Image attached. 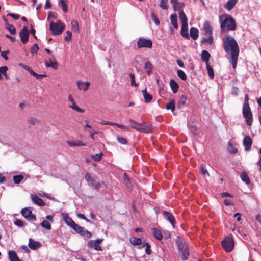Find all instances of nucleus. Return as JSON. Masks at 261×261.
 I'll list each match as a JSON object with an SVG mask.
<instances>
[{
    "instance_id": "nucleus-1",
    "label": "nucleus",
    "mask_w": 261,
    "mask_h": 261,
    "mask_svg": "<svg viewBox=\"0 0 261 261\" xmlns=\"http://www.w3.org/2000/svg\"><path fill=\"white\" fill-rule=\"evenodd\" d=\"M223 48L225 51L230 56L239 55L240 49L235 39L228 34L224 36L222 39Z\"/></svg>"
},
{
    "instance_id": "nucleus-2",
    "label": "nucleus",
    "mask_w": 261,
    "mask_h": 261,
    "mask_svg": "<svg viewBox=\"0 0 261 261\" xmlns=\"http://www.w3.org/2000/svg\"><path fill=\"white\" fill-rule=\"evenodd\" d=\"M219 22L222 32L228 31H234L236 29V23L234 19L230 15L224 14L219 16Z\"/></svg>"
},
{
    "instance_id": "nucleus-3",
    "label": "nucleus",
    "mask_w": 261,
    "mask_h": 261,
    "mask_svg": "<svg viewBox=\"0 0 261 261\" xmlns=\"http://www.w3.org/2000/svg\"><path fill=\"white\" fill-rule=\"evenodd\" d=\"M243 115L246 119L247 125L250 126L252 124L253 117L248 102L247 96H246L245 102L243 107Z\"/></svg>"
},
{
    "instance_id": "nucleus-4",
    "label": "nucleus",
    "mask_w": 261,
    "mask_h": 261,
    "mask_svg": "<svg viewBox=\"0 0 261 261\" xmlns=\"http://www.w3.org/2000/svg\"><path fill=\"white\" fill-rule=\"evenodd\" d=\"M65 28V25L60 20L54 22L51 21L50 23V33L54 36L59 35L63 32Z\"/></svg>"
},
{
    "instance_id": "nucleus-5",
    "label": "nucleus",
    "mask_w": 261,
    "mask_h": 261,
    "mask_svg": "<svg viewBox=\"0 0 261 261\" xmlns=\"http://www.w3.org/2000/svg\"><path fill=\"white\" fill-rule=\"evenodd\" d=\"M234 241L231 236L225 237L222 242V246L227 252H231L234 247Z\"/></svg>"
},
{
    "instance_id": "nucleus-6",
    "label": "nucleus",
    "mask_w": 261,
    "mask_h": 261,
    "mask_svg": "<svg viewBox=\"0 0 261 261\" xmlns=\"http://www.w3.org/2000/svg\"><path fill=\"white\" fill-rule=\"evenodd\" d=\"M178 249L182 253V257L184 260H187L189 256V252L186 243L182 240H177Z\"/></svg>"
},
{
    "instance_id": "nucleus-7",
    "label": "nucleus",
    "mask_w": 261,
    "mask_h": 261,
    "mask_svg": "<svg viewBox=\"0 0 261 261\" xmlns=\"http://www.w3.org/2000/svg\"><path fill=\"white\" fill-rule=\"evenodd\" d=\"M76 233H79L85 238L89 239L92 237V233L86 230L84 227L79 226L75 224V225L72 228Z\"/></svg>"
},
{
    "instance_id": "nucleus-8",
    "label": "nucleus",
    "mask_w": 261,
    "mask_h": 261,
    "mask_svg": "<svg viewBox=\"0 0 261 261\" xmlns=\"http://www.w3.org/2000/svg\"><path fill=\"white\" fill-rule=\"evenodd\" d=\"M21 215L28 220V221H36V216L32 214L31 207H25L23 208L21 212Z\"/></svg>"
},
{
    "instance_id": "nucleus-9",
    "label": "nucleus",
    "mask_w": 261,
    "mask_h": 261,
    "mask_svg": "<svg viewBox=\"0 0 261 261\" xmlns=\"http://www.w3.org/2000/svg\"><path fill=\"white\" fill-rule=\"evenodd\" d=\"M129 122L132 128H134L138 131L143 132L144 133L149 132V128H146L144 127L143 124L139 123L132 119L129 120Z\"/></svg>"
},
{
    "instance_id": "nucleus-10",
    "label": "nucleus",
    "mask_w": 261,
    "mask_h": 261,
    "mask_svg": "<svg viewBox=\"0 0 261 261\" xmlns=\"http://www.w3.org/2000/svg\"><path fill=\"white\" fill-rule=\"evenodd\" d=\"M152 42L150 39H147L144 38H140L137 41L138 48L143 47L151 48Z\"/></svg>"
},
{
    "instance_id": "nucleus-11",
    "label": "nucleus",
    "mask_w": 261,
    "mask_h": 261,
    "mask_svg": "<svg viewBox=\"0 0 261 261\" xmlns=\"http://www.w3.org/2000/svg\"><path fill=\"white\" fill-rule=\"evenodd\" d=\"M103 239H97L96 240H90L88 242V246L90 248H93L97 251L102 250L100 244L103 241Z\"/></svg>"
},
{
    "instance_id": "nucleus-12",
    "label": "nucleus",
    "mask_w": 261,
    "mask_h": 261,
    "mask_svg": "<svg viewBox=\"0 0 261 261\" xmlns=\"http://www.w3.org/2000/svg\"><path fill=\"white\" fill-rule=\"evenodd\" d=\"M19 35L21 38V41L23 44H26L28 41L29 36L28 28L24 26L19 33Z\"/></svg>"
},
{
    "instance_id": "nucleus-13",
    "label": "nucleus",
    "mask_w": 261,
    "mask_h": 261,
    "mask_svg": "<svg viewBox=\"0 0 261 261\" xmlns=\"http://www.w3.org/2000/svg\"><path fill=\"white\" fill-rule=\"evenodd\" d=\"M162 214L165 219L168 221L172 225L173 227H175V220L174 217L169 212L163 211Z\"/></svg>"
},
{
    "instance_id": "nucleus-14",
    "label": "nucleus",
    "mask_w": 261,
    "mask_h": 261,
    "mask_svg": "<svg viewBox=\"0 0 261 261\" xmlns=\"http://www.w3.org/2000/svg\"><path fill=\"white\" fill-rule=\"evenodd\" d=\"M252 144V140L251 137L249 136H245L243 139V145L245 147V150L246 151L250 150Z\"/></svg>"
},
{
    "instance_id": "nucleus-15",
    "label": "nucleus",
    "mask_w": 261,
    "mask_h": 261,
    "mask_svg": "<svg viewBox=\"0 0 261 261\" xmlns=\"http://www.w3.org/2000/svg\"><path fill=\"white\" fill-rule=\"evenodd\" d=\"M151 232L154 237L158 240L160 241L163 238V230L156 228H152Z\"/></svg>"
},
{
    "instance_id": "nucleus-16",
    "label": "nucleus",
    "mask_w": 261,
    "mask_h": 261,
    "mask_svg": "<svg viewBox=\"0 0 261 261\" xmlns=\"http://www.w3.org/2000/svg\"><path fill=\"white\" fill-rule=\"evenodd\" d=\"M28 246L31 249L36 250L41 247V244L39 242L30 238L29 240Z\"/></svg>"
},
{
    "instance_id": "nucleus-17",
    "label": "nucleus",
    "mask_w": 261,
    "mask_h": 261,
    "mask_svg": "<svg viewBox=\"0 0 261 261\" xmlns=\"http://www.w3.org/2000/svg\"><path fill=\"white\" fill-rule=\"evenodd\" d=\"M170 3L172 4L174 11H181V9L185 6V4L182 2H179L178 0H170Z\"/></svg>"
},
{
    "instance_id": "nucleus-18",
    "label": "nucleus",
    "mask_w": 261,
    "mask_h": 261,
    "mask_svg": "<svg viewBox=\"0 0 261 261\" xmlns=\"http://www.w3.org/2000/svg\"><path fill=\"white\" fill-rule=\"evenodd\" d=\"M31 199L34 203H35L36 204H37L39 206H44L45 205V203L43 200V199H42L41 198L39 197L36 195L32 194L31 195Z\"/></svg>"
},
{
    "instance_id": "nucleus-19",
    "label": "nucleus",
    "mask_w": 261,
    "mask_h": 261,
    "mask_svg": "<svg viewBox=\"0 0 261 261\" xmlns=\"http://www.w3.org/2000/svg\"><path fill=\"white\" fill-rule=\"evenodd\" d=\"M181 35L187 39L190 38V36L188 33V24H182L180 31Z\"/></svg>"
},
{
    "instance_id": "nucleus-20",
    "label": "nucleus",
    "mask_w": 261,
    "mask_h": 261,
    "mask_svg": "<svg viewBox=\"0 0 261 261\" xmlns=\"http://www.w3.org/2000/svg\"><path fill=\"white\" fill-rule=\"evenodd\" d=\"M190 37L194 40H196L199 36V30L195 27H192L190 29Z\"/></svg>"
},
{
    "instance_id": "nucleus-21",
    "label": "nucleus",
    "mask_w": 261,
    "mask_h": 261,
    "mask_svg": "<svg viewBox=\"0 0 261 261\" xmlns=\"http://www.w3.org/2000/svg\"><path fill=\"white\" fill-rule=\"evenodd\" d=\"M238 0H228L224 5V8L228 11L231 10L236 5Z\"/></svg>"
},
{
    "instance_id": "nucleus-22",
    "label": "nucleus",
    "mask_w": 261,
    "mask_h": 261,
    "mask_svg": "<svg viewBox=\"0 0 261 261\" xmlns=\"http://www.w3.org/2000/svg\"><path fill=\"white\" fill-rule=\"evenodd\" d=\"M78 88L80 90L86 91L89 88L90 83L88 82H83L77 81V82Z\"/></svg>"
},
{
    "instance_id": "nucleus-23",
    "label": "nucleus",
    "mask_w": 261,
    "mask_h": 261,
    "mask_svg": "<svg viewBox=\"0 0 261 261\" xmlns=\"http://www.w3.org/2000/svg\"><path fill=\"white\" fill-rule=\"evenodd\" d=\"M170 86L173 93H176L178 91L179 86L177 82L173 79L170 81Z\"/></svg>"
},
{
    "instance_id": "nucleus-24",
    "label": "nucleus",
    "mask_w": 261,
    "mask_h": 261,
    "mask_svg": "<svg viewBox=\"0 0 261 261\" xmlns=\"http://www.w3.org/2000/svg\"><path fill=\"white\" fill-rule=\"evenodd\" d=\"M53 59L54 62H48L47 61H45V66L47 67H51L54 69H57L58 68V63L56 61L54 56H53Z\"/></svg>"
},
{
    "instance_id": "nucleus-25",
    "label": "nucleus",
    "mask_w": 261,
    "mask_h": 261,
    "mask_svg": "<svg viewBox=\"0 0 261 261\" xmlns=\"http://www.w3.org/2000/svg\"><path fill=\"white\" fill-rule=\"evenodd\" d=\"M211 57L210 54L206 50H203L201 53V59L206 64H209V59Z\"/></svg>"
},
{
    "instance_id": "nucleus-26",
    "label": "nucleus",
    "mask_w": 261,
    "mask_h": 261,
    "mask_svg": "<svg viewBox=\"0 0 261 261\" xmlns=\"http://www.w3.org/2000/svg\"><path fill=\"white\" fill-rule=\"evenodd\" d=\"M9 258L10 261H21L18 258L16 252L13 250L9 251L8 252Z\"/></svg>"
},
{
    "instance_id": "nucleus-27",
    "label": "nucleus",
    "mask_w": 261,
    "mask_h": 261,
    "mask_svg": "<svg viewBox=\"0 0 261 261\" xmlns=\"http://www.w3.org/2000/svg\"><path fill=\"white\" fill-rule=\"evenodd\" d=\"M143 97L145 99V102L146 103L149 102L152 99V96L148 93L146 89L142 91Z\"/></svg>"
},
{
    "instance_id": "nucleus-28",
    "label": "nucleus",
    "mask_w": 261,
    "mask_h": 261,
    "mask_svg": "<svg viewBox=\"0 0 261 261\" xmlns=\"http://www.w3.org/2000/svg\"><path fill=\"white\" fill-rule=\"evenodd\" d=\"M66 3V0H59L58 2V6L62 8L64 13L68 12V7Z\"/></svg>"
},
{
    "instance_id": "nucleus-29",
    "label": "nucleus",
    "mask_w": 261,
    "mask_h": 261,
    "mask_svg": "<svg viewBox=\"0 0 261 261\" xmlns=\"http://www.w3.org/2000/svg\"><path fill=\"white\" fill-rule=\"evenodd\" d=\"M203 27L205 31L206 35H212V28L208 21H205L204 23Z\"/></svg>"
},
{
    "instance_id": "nucleus-30",
    "label": "nucleus",
    "mask_w": 261,
    "mask_h": 261,
    "mask_svg": "<svg viewBox=\"0 0 261 261\" xmlns=\"http://www.w3.org/2000/svg\"><path fill=\"white\" fill-rule=\"evenodd\" d=\"M67 143L70 147L86 146V144L81 141H68Z\"/></svg>"
},
{
    "instance_id": "nucleus-31",
    "label": "nucleus",
    "mask_w": 261,
    "mask_h": 261,
    "mask_svg": "<svg viewBox=\"0 0 261 261\" xmlns=\"http://www.w3.org/2000/svg\"><path fill=\"white\" fill-rule=\"evenodd\" d=\"M64 220L65 221V223L67 224V225H68L71 228H72V227H73L75 225V224H76L73 221V220L71 219V218H70L68 216H64Z\"/></svg>"
},
{
    "instance_id": "nucleus-32",
    "label": "nucleus",
    "mask_w": 261,
    "mask_h": 261,
    "mask_svg": "<svg viewBox=\"0 0 261 261\" xmlns=\"http://www.w3.org/2000/svg\"><path fill=\"white\" fill-rule=\"evenodd\" d=\"M179 17L182 24H188V19L183 10L179 12Z\"/></svg>"
},
{
    "instance_id": "nucleus-33",
    "label": "nucleus",
    "mask_w": 261,
    "mask_h": 261,
    "mask_svg": "<svg viewBox=\"0 0 261 261\" xmlns=\"http://www.w3.org/2000/svg\"><path fill=\"white\" fill-rule=\"evenodd\" d=\"M170 18L172 25L174 28L177 29L178 28V24L176 14H171Z\"/></svg>"
},
{
    "instance_id": "nucleus-34",
    "label": "nucleus",
    "mask_w": 261,
    "mask_h": 261,
    "mask_svg": "<svg viewBox=\"0 0 261 261\" xmlns=\"http://www.w3.org/2000/svg\"><path fill=\"white\" fill-rule=\"evenodd\" d=\"M85 179L88 182V185L92 187L94 186V185L95 184V180L91 176L90 174L89 173H87L85 176Z\"/></svg>"
},
{
    "instance_id": "nucleus-35",
    "label": "nucleus",
    "mask_w": 261,
    "mask_h": 261,
    "mask_svg": "<svg viewBox=\"0 0 261 261\" xmlns=\"http://www.w3.org/2000/svg\"><path fill=\"white\" fill-rule=\"evenodd\" d=\"M240 177L242 180L245 182L247 185H249L250 183V179L246 172H242L240 174Z\"/></svg>"
},
{
    "instance_id": "nucleus-36",
    "label": "nucleus",
    "mask_w": 261,
    "mask_h": 261,
    "mask_svg": "<svg viewBox=\"0 0 261 261\" xmlns=\"http://www.w3.org/2000/svg\"><path fill=\"white\" fill-rule=\"evenodd\" d=\"M175 102L174 100H171L169 102L166 104V109L167 110H171L172 112H174L175 109Z\"/></svg>"
},
{
    "instance_id": "nucleus-37",
    "label": "nucleus",
    "mask_w": 261,
    "mask_h": 261,
    "mask_svg": "<svg viewBox=\"0 0 261 261\" xmlns=\"http://www.w3.org/2000/svg\"><path fill=\"white\" fill-rule=\"evenodd\" d=\"M145 69L146 70V73L148 75H150L152 72V65L151 63L149 61L146 62L145 63Z\"/></svg>"
},
{
    "instance_id": "nucleus-38",
    "label": "nucleus",
    "mask_w": 261,
    "mask_h": 261,
    "mask_svg": "<svg viewBox=\"0 0 261 261\" xmlns=\"http://www.w3.org/2000/svg\"><path fill=\"white\" fill-rule=\"evenodd\" d=\"M239 55H236L233 56H230V61L231 63L232 67L233 69H235L237 64L238 59Z\"/></svg>"
},
{
    "instance_id": "nucleus-39",
    "label": "nucleus",
    "mask_w": 261,
    "mask_h": 261,
    "mask_svg": "<svg viewBox=\"0 0 261 261\" xmlns=\"http://www.w3.org/2000/svg\"><path fill=\"white\" fill-rule=\"evenodd\" d=\"M5 28L8 30L10 33L12 35H14L16 33V30L14 25L10 24H6Z\"/></svg>"
},
{
    "instance_id": "nucleus-40",
    "label": "nucleus",
    "mask_w": 261,
    "mask_h": 261,
    "mask_svg": "<svg viewBox=\"0 0 261 261\" xmlns=\"http://www.w3.org/2000/svg\"><path fill=\"white\" fill-rule=\"evenodd\" d=\"M187 100V97L185 95H181L180 97L179 100L178 101V108H181L183 106H184L186 101Z\"/></svg>"
},
{
    "instance_id": "nucleus-41",
    "label": "nucleus",
    "mask_w": 261,
    "mask_h": 261,
    "mask_svg": "<svg viewBox=\"0 0 261 261\" xmlns=\"http://www.w3.org/2000/svg\"><path fill=\"white\" fill-rule=\"evenodd\" d=\"M130 243L134 245H139L142 244V240L140 238L132 237L130 239Z\"/></svg>"
},
{
    "instance_id": "nucleus-42",
    "label": "nucleus",
    "mask_w": 261,
    "mask_h": 261,
    "mask_svg": "<svg viewBox=\"0 0 261 261\" xmlns=\"http://www.w3.org/2000/svg\"><path fill=\"white\" fill-rule=\"evenodd\" d=\"M206 68L207 71L208 75L210 79H213L214 77V72L213 69L212 67L209 64H206Z\"/></svg>"
},
{
    "instance_id": "nucleus-43",
    "label": "nucleus",
    "mask_w": 261,
    "mask_h": 261,
    "mask_svg": "<svg viewBox=\"0 0 261 261\" xmlns=\"http://www.w3.org/2000/svg\"><path fill=\"white\" fill-rule=\"evenodd\" d=\"M168 0H160V4L159 6L164 10H167L168 9Z\"/></svg>"
},
{
    "instance_id": "nucleus-44",
    "label": "nucleus",
    "mask_w": 261,
    "mask_h": 261,
    "mask_svg": "<svg viewBox=\"0 0 261 261\" xmlns=\"http://www.w3.org/2000/svg\"><path fill=\"white\" fill-rule=\"evenodd\" d=\"M208 37L207 38H203L202 40V43H207L212 44L213 43V37L212 35H207Z\"/></svg>"
},
{
    "instance_id": "nucleus-45",
    "label": "nucleus",
    "mask_w": 261,
    "mask_h": 261,
    "mask_svg": "<svg viewBox=\"0 0 261 261\" xmlns=\"http://www.w3.org/2000/svg\"><path fill=\"white\" fill-rule=\"evenodd\" d=\"M69 107L76 111L78 112L83 113L84 112V111L79 108L76 105L75 102H74V103H72L71 105H69Z\"/></svg>"
},
{
    "instance_id": "nucleus-46",
    "label": "nucleus",
    "mask_w": 261,
    "mask_h": 261,
    "mask_svg": "<svg viewBox=\"0 0 261 261\" xmlns=\"http://www.w3.org/2000/svg\"><path fill=\"white\" fill-rule=\"evenodd\" d=\"M40 225L43 227L46 228L47 230H50L51 229V226L50 224L48 223V222L46 220H43L40 223Z\"/></svg>"
},
{
    "instance_id": "nucleus-47",
    "label": "nucleus",
    "mask_w": 261,
    "mask_h": 261,
    "mask_svg": "<svg viewBox=\"0 0 261 261\" xmlns=\"http://www.w3.org/2000/svg\"><path fill=\"white\" fill-rule=\"evenodd\" d=\"M23 178L24 177L22 175H15L13 177L14 182L16 184H19Z\"/></svg>"
},
{
    "instance_id": "nucleus-48",
    "label": "nucleus",
    "mask_w": 261,
    "mask_h": 261,
    "mask_svg": "<svg viewBox=\"0 0 261 261\" xmlns=\"http://www.w3.org/2000/svg\"><path fill=\"white\" fill-rule=\"evenodd\" d=\"M178 76L182 80H186L187 76L185 73L181 70H178L177 71Z\"/></svg>"
},
{
    "instance_id": "nucleus-49",
    "label": "nucleus",
    "mask_w": 261,
    "mask_h": 261,
    "mask_svg": "<svg viewBox=\"0 0 261 261\" xmlns=\"http://www.w3.org/2000/svg\"><path fill=\"white\" fill-rule=\"evenodd\" d=\"M145 246L146 247V249H145L146 253L148 255H150L152 252V251L150 249V244L148 243H145V244H143V245L141 247V248L144 247Z\"/></svg>"
},
{
    "instance_id": "nucleus-50",
    "label": "nucleus",
    "mask_w": 261,
    "mask_h": 261,
    "mask_svg": "<svg viewBox=\"0 0 261 261\" xmlns=\"http://www.w3.org/2000/svg\"><path fill=\"white\" fill-rule=\"evenodd\" d=\"M20 65L26 70H27L30 74L34 76L35 72L31 69V68L27 65H25L23 64H21Z\"/></svg>"
},
{
    "instance_id": "nucleus-51",
    "label": "nucleus",
    "mask_w": 261,
    "mask_h": 261,
    "mask_svg": "<svg viewBox=\"0 0 261 261\" xmlns=\"http://www.w3.org/2000/svg\"><path fill=\"white\" fill-rule=\"evenodd\" d=\"M102 156L103 154L100 153L99 154H96L95 155H92L91 158L95 161H99L101 160Z\"/></svg>"
},
{
    "instance_id": "nucleus-52",
    "label": "nucleus",
    "mask_w": 261,
    "mask_h": 261,
    "mask_svg": "<svg viewBox=\"0 0 261 261\" xmlns=\"http://www.w3.org/2000/svg\"><path fill=\"white\" fill-rule=\"evenodd\" d=\"M129 76L131 79V83H130L131 86H133V87H137L138 84H136V83L135 82V74L134 73H130L129 74Z\"/></svg>"
},
{
    "instance_id": "nucleus-53",
    "label": "nucleus",
    "mask_w": 261,
    "mask_h": 261,
    "mask_svg": "<svg viewBox=\"0 0 261 261\" xmlns=\"http://www.w3.org/2000/svg\"><path fill=\"white\" fill-rule=\"evenodd\" d=\"M117 140L120 143L122 144H126L127 143V139L120 136H117Z\"/></svg>"
},
{
    "instance_id": "nucleus-54",
    "label": "nucleus",
    "mask_w": 261,
    "mask_h": 261,
    "mask_svg": "<svg viewBox=\"0 0 261 261\" xmlns=\"http://www.w3.org/2000/svg\"><path fill=\"white\" fill-rule=\"evenodd\" d=\"M151 18L152 21H154V22L155 23V24L156 25H159L160 24V22L159 20L158 19V18L156 17L155 14L152 13L151 15Z\"/></svg>"
},
{
    "instance_id": "nucleus-55",
    "label": "nucleus",
    "mask_w": 261,
    "mask_h": 261,
    "mask_svg": "<svg viewBox=\"0 0 261 261\" xmlns=\"http://www.w3.org/2000/svg\"><path fill=\"white\" fill-rule=\"evenodd\" d=\"M57 17L55 15V13L53 12H48V16H47V20L50 21L51 19H56Z\"/></svg>"
},
{
    "instance_id": "nucleus-56",
    "label": "nucleus",
    "mask_w": 261,
    "mask_h": 261,
    "mask_svg": "<svg viewBox=\"0 0 261 261\" xmlns=\"http://www.w3.org/2000/svg\"><path fill=\"white\" fill-rule=\"evenodd\" d=\"M39 50V47L37 44H35L31 47L30 51L33 55L34 53H36Z\"/></svg>"
},
{
    "instance_id": "nucleus-57",
    "label": "nucleus",
    "mask_w": 261,
    "mask_h": 261,
    "mask_svg": "<svg viewBox=\"0 0 261 261\" xmlns=\"http://www.w3.org/2000/svg\"><path fill=\"white\" fill-rule=\"evenodd\" d=\"M14 224L19 227H23L24 226V222L19 219H16L14 222Z\"/></svg>"
},
{
    "instance_id": "nucleus-58",
    "label": "nucleus",
    "mask_w": 261,
    "mask_h": 261,
    "mask_svg": "<svg viewBox=\"0 0 261 261\" xmlns=\"http://www.w3.org/2000/svg\"><path fill=\"white\" fill-rule=\"evenodd\" d=\"M71 25H72V29L73 30H74V31H76L78 28H79V24H78V22L76 20H72V22H71Z\"/></svg>"
},
{
    "instance_id": "nucleus-59",
    "label": "nucleus",
    "mask_w": 261,
    "mask_h": 261,
    "mask_svg": "<svg viewBox=\"0 0 261 261\" xmlns=\"http://www.w3.org/2000/svg\"><path fill=\"white\" fill-rule=\"evenodd\" d=\"M72 37V33L69 31H67L66 32V35L65 37V40L67 42H68L71 39Z\"/></svg>"
},
{
    "instance_id": "nucleus-60",
    "label": "nucleus",
    "mask_w": 261,
    "mask_h": 261,
    "mask_svg": "<svg viewBox=\"0 0 261 261\" xmlns=\"http://www.w3.org/2000/svg\"><path fill=\"white\" fill-rule=\"evenodd\" d=\"M8 70V68L7 66H2L0 67V74L1 75H5L7 73V71Z\"/></svg>"
},
{
    "instance_id": "nucleus-61",
    "label": "nucleus",
    "mask_w": 261,
    "mask_h": 261,
    "mask_svg": "<svg viewBox=\"0 0 261 261\" xmlns=\"http://www.w3.org/2000/svg\"><path fill=\"white\" fill-rule=\"evenodd\" d=\"M7 16H10L12 17L15 20H18L20 18V15L19 14H14V13H9Z\"/></svg>"
},
{
    "instance_id": "nucleus-62",
    "label": "nucleus",
    "mask_w": 261,
    "mask_h": 261,
    "mask_svg": "<svg viewBox=\"0 0 261 261\" xmlns=\"http://www.w3.org/2000/svg\"><path fill=\"white\" fill-rule=\"evenodd\" d=\"M228 149L229 152L232 154H234L238 151V150L236 148L233 147L231 145H229Z\"/></svg>"
},
{
    "instance_id": "nucleus-63",
    "label": "nucleus",
    "mask_w": 261,
    "mask_h": 261,
    "mask_svg": "<svg viewBox=\"0 0 261 261\" xmlns=\"http://www.w3.org/2000/svg\"><path fill=\"white\" fill-rule=\"evenodd\" d=\"M77 216L78 217V218H79L80 219L85 220L87 222H90V220L89 219H87L85 216V215L84 214H78L77 215Z\"/></svg>"
},
{
    "instance_id": "nucleus-64",
    "label": "nucleus",
    "mask_w": 261,
    "mask_h": 261,
    "mask_svg": "<svg viewBox=\"0 0 261 261\" xmlns=\"http://www.w3.org/2000/svg\"><path fill=\"white\" fill-rule=\"evenodd\" d=\"M38 120L34 118H31L28 119V122L31 124H35L38 122Z\"/></svg>"
}]
</instances>
